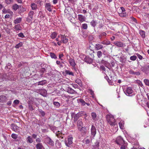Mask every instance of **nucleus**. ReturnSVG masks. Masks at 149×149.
<instances>
[{"label": "nucleus", "mask_w": 149, "mask_h": 149, "mask_svg": "<svg viewBox=\"0 0 149 149\" xmlns=\"http://www.w3.org/2000/svg\"><path fill=\"white\" fill-rule=\"evenodd\" d=\"M106 118L107 121L109 124L112 126L115 125L116 121L113 116L111 115H107Z\"/></svg>", "instance_id": "1"}, {"label": "nucleus", "mask_w": 149, "mask_h": 149, "mask_svg": "<svg viewBox=\"0 0 149 149\" xmlns=\"http://www.w3.org/2000/svg\"><path fill=\"white\" fill-rule=\"evenodd\" d=\"M45 142L47 144L51 146H54V142L50 137L47 136L45 138Z\"/></svg>", "instance_id": "2"}, {"label": "nucleus", "mask_w": 149, "mask_h": 149, "mask_svg": "<svg viewBox=\"0 0 149 149\" xmlns=\"http://www.w3.org/2000/svg\"><path fill=\"white\" fill-rule=\"evenodd\" d=\"M73 138L72 137L69 136L67 138V141H65V145L68 147H71L70 145L73 143L72 140Z\"/></svg>", "instance_id": "3"}, {"label": "nucleus", "mask_w": 149, "mask_h": 149, "mask_svg": "<svg viewBox=\"0 0 149 149\" xmlns=\"http://www.w3.org/2000/svg\"><path fill=\"white\" fill-rule=\"evenodd\" d=\"M78 129L80 132V134L82 136H85L87 133V129L86 127H82L81 128H79Z\"/></svg>", "instance_id": "4"}, {"label": "nucleus", "mask_w": 149, "mask_h": 149, "mask_svg": "<svg viewBox=\"0 0 149 149\" xmlns=\"http://www.w3.org/2000/svg\"><path fill=\"white\" fill-rule=\"evenodd\" d=\"M91 138H93L95 136L96 133V127L93 125H92L91 129Z\"/></svg>", "instance_id": "5"}, {"label": "nucleus", "mask_w": 149, "mask_h": 149, "mask_svg": "<svg viewBox=\"0 0 149 149\" xmlns=\"http://www.w3.org/2000/svg\"><path fill=\"white\" fill-rule=\"evenodd\" d=\"M116 141L118 144L120 145L123 144L124 143V140L120 136H118L116 138Z\"/></svg>", "instance_id": "6"}, {"label": "nucleus", "mask_w": 149, "mask_h": 149, "mask_svg": "<svg viewBox=\"0 0 149 149\" xmlns=\"http://www.w3.org/2000/svg\"><path fill=\"white\" fill-rule=\"evenodd\" d=\"M61 41L63 43H66L68 42V39L65 35H61Z\"/></svg>", "instance_id": "7"}, {"label": "nucleus", "mask_w": 149, "mask_h": 149, "mask_svg": "<svg viewBox=\"0 0 149 149\" xmlns=\"http://www.w3.org/2000/svg\"><path fill=\"white\" fill-rule=\"evenodd\" d=\"M133 91L131 87H128L127 88L125 92L124 93L127 95H129L132 93Z\"/></svg>", "instance_id": "8"}, {"label": "nucleus", "mask_w": 149, "mask_h": 149, "mask_svg": "<svg viewBox=\"0 0 149 149\" xmlns=\"http://www.w3.org/2000/svg\"><path fill=\"white\" fill-rule=\"evenodd\" d=\"M149 69V65H145L144 66L142 67L141 68V70L143 72H146Z\"/></svg>", "instance_id": "9"}, {"label": "nucleus", "mask_w": 149, "mask_h": 149, "mask_svg": "<svg viewBox=\"0 0 149 149\" xmlns=\"http://www.w3.org/2000/svg\"><path fill=\"white\" fill-rule=\"evenodd\" d=\"M95 48L96 50H97L102 49L103 46L100 44L97 43L95 45Z\"/></svg>", "instance_id": "10"}, {"label": "nucleus", "mask_w": 149, "mask_h": 149, "mask_svg": "<svg viewBox=\"0 0 149 149\" xmlns=\"http://www.w3.org/2000/svg\"><path fill=\"white\" fill-rule=\"evenodd\" d=\"M84 61L88 63H91L93 61V59L88 56H86L85 58Z\"/></svg>", "instance_id": "11"}, {"label": "nucleus", "mask_w": 149, "mask_h": 149, "mask_svg": "<svg viewBox=\"0 0 149 149\" xmlns=\"http://www.w3.org/2000/svg\"><path fill=\"white\" fill-rule=\"evenodd\" d=\"M45 7L47 10L49 12L52 11L51 6L49 3H46L45 5Z\"/></svg>", "instance_id": "12"}, {"label": "nucleus", "mask_w": 149, "mask_h": 149, "mask_svg": "<svg viewBox=\"0 0 149 149\" xmlns=\"http://www.w3.org/2000/svg\"><path fill=\"white\" fill-rule=\"evenodd\" d=\"M78 19L81 22H82L85 20V17L84 16L81 15H78Z\"/></svg>", "instance_id": "13"}, {"label": "nucleus", "mask_w": 149, "mask_h": 149, "mask_svg": "<svg viewBox=\"0 0 149 149\" xmlns=\"http://www.w3.org/2000/svg\"><path fill=\"white\" fill-rule=\"evenodd\" d=\"M77 125L78 129L79 128H81L82 127L83 123L81 119H79L78 120L77 122Z\"/></svg>", "instance_id": "14"}, {"label": "nucleus", "mask_w": 149, "mask_h": 149, "mask_svg": "<svg viewBox=\"0 0 149 149\" xmlns=\"http://www.w3.org/2000/svg\"><path fill=\"white\" fill-rule=\"evenodd\" d=\"M11 127L13 130L15 132H16L19 129V127H18L16 125L13 124H11Z\"/></svg>", "instance_id": "15"}, {"label": "nucleus", "mask_w": 149, "mask_h": 149, "mask_svg": "<svg viewBox=\"0 0 149 149\" xmlns=\"http://www.w3.org/2000/svg\"><path fill=\"white\" fill-rule=\"evenodd\" d=\"M7 98L6 97L3 95L0 96V102H3L6 101Z\"/></svg>", "instance_id": "16"}, {"label": "nucleus", "mask_w": 149, "mask_h": 149, "mask_svg": "<svg viewBox=\"0 0 149 149\" xmlns=\"http://www.w3.org/2000/svg\"><path fill=\"white\" fill-rule=\"evenodd\" d=\"M69 62L70 65L72 67H74L75 66L76 64L74 60L72 58H70L69 60Z\"/></svg>", "instance_id": "17"}, {"label": "nucleus", "mask_w": 149, "mask_h": 149, "mask_svg": "<svg viewBox=\"0 0 149 149\" xmlns=\"http://www.w3.org/2000/svg\"><path fill=\"white\" fill-rule=\"evenodd\" d=\"M101 43L104 45H109L110 44V42L109 41L104 40L101 42Z\"/></svg>", "instance_id": "18"}, {"label": "nucleus", "mask_w": 149, "mask_h": 149, "mask_svg": "<svg viewBox=\"0 0 149 149\" xmlns=\"http://www.w3.org/2000/svg\"><path fill=\"white\" fill-rule=\"evenodd\" d=\"M12 8L13 10L16 11L19 8V6L16 4H15L13 5Z\"/></svg>", "instance_id": "19"}, {"label": "nucleus", "mask_w": 149, "mask_h": 149, "mask_svg": "<svg viewBox=\"0 0 149 149\" xmlns=\"http://www.w3.org/2000/svg\"><path fill=\"white\" fill-rule=\"evenodd\" d=\"M32 9L33 10L36 9L37 8V5L34 3H33L31 4Z\"/></svg>", "instance_id": "20"}, {"label": "nucleus", "mask_w": 149, "mask_h": 149, "mask_svg": "<svg viewBox=\"0 0 149 149\" xmlns=\"http://www.w3.org/2000/svg\"><path fill=\"white\" fill-rule=\"evenodd\" d=\"M56 136L58 138L61 137L62 139L63 138L62 133L59 131H58V133L56 134Z\"/></svg>", "instance_id": "21"}, {"label": "nucleus", "mask_w": 149, "mask_h": 149, "mask_svg": "<svg viewBox=\"0 0 149 149\" xmlns=\"http://www.w3.org/2000/svg\"><path fill=\"white\" fill-rule=\"evenodd\" d=\"M43 147V146L41 143H38L36 145L37 149H42Z\"/></svg>", "instance_id": "22"}, {"label": "nucleus", "mask_w": 149, "mask_h": 149, "mask_svg": "<svg viewBox=\"0 0 149 149\" xmlns=\"http://www.w3.org/2000/svg\"><path fill=\"white\" fill-rule=\"evenodd\" d=\"M27 142L31 143L33 142V139L30 136H29L27 137Z\"/></svg>", "instance_id": "23"}, {"label": "nucleus", "mask_w": 149, "mask_h": 149, "mask_svg": "<svg viewBox=\"0 0 149 149\" xmlns=\"http://www.w3.org/2000/svg\"><path fill=\"white\" fill-rule=\"evenodd\" d=\"M115 45L118 47H123V43L119 42H116L115 43Z\"/></svg>", "instance_id": "24"}, {"label": "nucleus", "mask_w": 149, "mask_h": 149, "mask_svg": "<svg viewBox=\"0 0 149 149\" xmlns=\"http://www.w3.org/2000/svg\"><path fill=\"white\" fill-rule=\"evenodd\" d=\"M34 13V12L33 11H30L29 13L28 17H29L30 18L33 19V15Z\"/></svg>", "instance_id": "25"}, {"label": "nucleus", "mask_w": 149, "mask_h": 149, "mask_svg": "<svg viewBox=\"0 0 149 149\" xmlns=\"http://www.w3.org/2000/svg\"><path fill=\"white\" fill-rule=\"evenodd\" d=\"M50 55L52 58L56 59L57 58V57L55 54L53 52H50Z\"/></svg>", "instance_id": "26"}, {"label": "nucleus", "mask_w": 149, "mask_h": 149, "mask_svg": "<svg viewBox=\"0 0 149 149\" xmlns=\"http://www.w3.org/2000/svg\"><path fill=\"white\" fill-rule=\"evenodd\" d=\"M21 21V18H19L16 19L14 21V22L15 24H17L20 22Z\"/></svg>", "instance_id": "27"}, {"label": "nucleus", "mask_w": 149, "mask_h": 149, "mask_svg": "<svg viewBox=\"0 0 149 149\" xmlns=\"http://www.w3.org/2000/svg\"><path fill=\"white\" fill-rule=\"evenodd\" d=\"M96 23V22L94 20H93L91 22V24L93 27H94L95 26Z\"/></svg>", "instance_id": "28"}, {"label": "nucleus", "mask_w": 149, "mask_h": 149, "mask_svg": "<svg viewBox=\"0 0 149 149\" xmlns=\"http://www.w3.org/2000/svg\"><path fill=\"white\" fill-rule=\"evenodd\" d=\"M15 29L16 30H20L21 29V27L19 24L15 26Z\"/></svg>", "instance_id": "29"}, {"label": "nucleus", "mask_w": 149, "mask_h": 149, "mask_svg": "<svg viewBox=\"0 0 149 149\" xmlns=\"http://www.w3.org/2000/svg\"><path fill=\"white\" fill-rule=\"evenodd\" d=\"M79 101L81 103V104L82 106L85 105L86 104V102L83 99H79Z\"/></svg>", "instance_id": "30"}, {"label": "nucleus", "mask_w": 149, "mask_h": 149, "mask_svg": "<svg viewBox=\"0 0 149 149\" xmlns=\"http://www.w3.org/2000/svg\"><path fill=\"white\" fill-rule=\"evenodd\" d=\"M91 115L92 117V119L93 120H95L97 116L96 113L94 112H92L91 113Z\"/></svg>", "instance_id": "31"}, {"label": "nucleus", "mask_w": 149, "mask_h": 149, "mask_svg": "<svg viewBox=\"0 0 149 149\" xmlns=\"http://www.w3.org/2000/svg\"><path fill=\"white\" fill-rule=\"evenodd\" d=\"M79 118V114H76L74 118V122L76 121Z\"/></svg>", "instance_id": "32"}, {"label": "nucleus", "mask_w": 149, "mask_h": 149, "mask_svg": "<svg viewBox=\"0 0 149 149\" xmlns=\"http://www.w3.org/2000/svg\"><path fill=\"white\" fill-rule=\"evenodd\" d=\"M53 104L57 108H58L60 106V104L58 102H53Z\"/></svg>", "instance_id": "33"}, {"label": "nucleus", "mask_w": 149, "mask_h": 149, "mask_svg": "<svg viewBox=\"0 0 149 149\" xmlns=\"http://www.w3.org/2000/svg\"><path fill=\"white\" fill-rule=\"evenodd\" d=\"M140 34L141 36L143 38H144L145 37V32L143 31H140Z\"/></svg>", "instance_id": "34"}, {"label": "nucleus", "mask_w": 149, "mask_h": 149, "mask_svg": "<svg viewBox=\"0 0 149 149\" xmlns=\"http://www.w3.org/2000/svg\"><path fill=\"white\" fill-rule=\"evenodd\" d=\"M120 16L122 17H125L126 16L127 14L125 13H119Z\"/></svg>", "instance_id": "35"}, {"label": "nucleus", "mask_w": 149, "mask_h": 149, "mask_svg": "<svg viewBox=\"0 0 149 149\" xmlns=\"http://www.w3.org/2000/svg\"><path fill=\"white\" fill-rule=\"evenodd\" d=\"M97 55L98 56V57L99 58H100L101 57L102 55V52L100 51H98L97 52Z\"/></svg>", "instance_id": "36"}, {"label": "nucleus", "mask_w": 149, "mask_h": 149, "mask_svg": "<svg viewBox=\"0 0 149 149\" xmlns=\"http://www.w3.org/2000/svg\"><path fill=\"white\" fill-rule=\"evenodd\" d=\"M57 35V34L55 32H54L51 35V37L52 38L54 39L56 37Z\"/></svg>", "instance_id": "37"}, {"label": "nucleus", "mask_w": 149, "mask_h": 149, "mask_svg": "<svg viewBox=\"0 0 149 149\" xmlns=\"http://www.w3.org/2000/svg\"><path fill=\"white\" fill-rule=\"evenodd\" d=\"M68 93H70L72 94L74 93V90L72 89V88H69L68 89Z\"/></svg>", "instance_id": "38"}, {"label": "nucleus", "mask_w": 149, "mask_h": 149, "mask_svg": "<svg viewBox=\"0 0 149 149\" xmlns=\"http://www.w3.org/2000/svg\"><path fill=\"white\" fill-rule=\"evenodd\" d=\"M38 83V85H43L45 84V80H44L39 81Z\"/></svg>", "instance_id": "39"}, {"label": "nucleus", "mask_w": 149, "mask_h": 149, "mask_svg": "<svg viewBox=\"0 0 149 149\" xmlns=\"http://www.w3.org/2000/svg\"><path fill=\"white\" fill-rule=\"evenodd\" d=\"M32 20V18H30L29 17H28L26 18V21L29 23L31 22Z\"/></svg>", "instance_id": "40"}, {"label": "nucleus", "mask_w": 149, "mask_h": 149, "mask_svg": "<svg viewBox=\"0 0 149 149\" xmlns=\"http://www.w3.org/2000/svg\"><path fill=\"white\" fill-rule=\"evenodd\" d=\"M65 72L66 74H68L72 76H74V74L73 73L71 72H70L68 70H66Z\"/></svg>", "instance_id": "41"}, {"label": "nucleus", "mask_w": 149, "mask_h": 149, "mask_svg": "<svg viewBox=\"0 0 149 149\" xmlns=\"http://www.w3.org/2000/svg\"><path fill=\"white\" fill-rule=\"evenodd\" d=\"M144 81L146 85L149 86V80L147 79H145Z\"/></svg>", "instance_id": "42"}, {"label": "nucleus", "mask_w": 149, "mask_h": 149, "mask_svg": "<svg viewBox=\"0 0 149 149\" xmlns=\"http://www.w3.org/2000/svg\"><path fill=\"white\" fill-rule=\"evenodd\" d=\"M137 58L136 56L134 55L133 56H131L130 57V59L132 61H135L136 60Z\"/></svg>", "instance_id": "43"}, {"label": "nucleus", "mask_w": 149, "mask_h": 149, "mask_svg": "<svg viewBox=\"0 0 149 149\" xmlns=\"http://www.w3.org/2000/svg\"><path fill=\"white\" fill-rule=\"evenodd\" d=\"M12 137L14 139H16L17 138V135L15 134H13L11 135Z\"/></svg>", "instance_id": "44"}, {"label": "nucleus", "mask_w": 149, "mask_h": 149, "mask_svg": "<svg viewBox=\"0 0 149 149\" xmlns=\"http://www.w3.org/2000/svg\"><path fill=\"white\" fill-rule=\"evenodd\" d=\"M22 42H20L18 43L17 45L15 46V47L16 48H18L22 46Z\"/></svg>", "instance_id": "45"}, {"label": "nucleus", "mask_w": 149, "mask_h": 149, "mask_svg": "<svg viewBox=\"0 0 149 149\" xmlns=\"http://www.w3.org/2000/svg\"><path fill=\"white\" fill-rule=\"evenodd\" d=\"M6 3L8 4H10L11 3L13 2V0H5Z\"/></svg>", "instance_id": "46"}, {"label": "nucleus", "mask_w": 149, "mask_h": 149, "mask_svg": "<svg viewBox=\"0 0 149 149\" xmlns=\"http://www.w3.org/2000/svg\"><path fill=\"white\" fill-rule=\"evenodd\" d=\"M82 28L84 29H86L87 28V25L86 24H82Z\"/></svg>", "instance_id": "47"}, {"label": "nucleus", "mask_w": 149, "mask_h": 149, "mask_svg": "<svg viewBox=\"0 0 149 149\" xmlns=\"http://www.w3.org/2000/svg\"><path fill=\"white\" fill-rule=\"evenodd\" d=\"M130 19L132 20V21H134V22L137 23V20L136 19L133 17H131L130 18Z\"/></svg>", "instance_id": "48"}, {"label": "nucleus", "mask_w": 149, "mask_h": 149, "mask_svg": "<svg viewBox=\"0 0 149 149\" xmlns=\"http://www.w3.org/2000/svg\"><path fill=\"white\" fill-rule=\"evenodd\" d=\"M18 36L19 37L21 38H23L24 37V36L23 33H20L18 34Z\"/></svg>", "instance_id": "49"}, {"label": "nucleus", "mask_w": 149, "mask_h": 149, "mask_svg": "<svg viewBox=\"0 0 149 149\" xmlns=\"http://www.w3.org/2000/svg\"><path fill=\"white\" fill-rule=\"evenodd\" d=\"M40 114L42 116H44L45 115V113L44 111L41 110L40 111Z\"/></svg>", "instance_id": "50"}, {"label": "nucleus", "mask_w": 149, "mask_h": 149, "mask_svg": "<svg viewBox=\"0 0 149 149\" xmlns=\"http://www.w3.org/2000/svg\"><path fill=\"white\" fill-rule=\"evenodd\" d=\"M100 68L101 69H102V70L105 71L106 70V69L105 67H104V65H101L100 67Z\"/></svg>", "instance_id": "51"}, {"label": "nucleus", "mask_w": 149, "mask_h": 149, "mask_svg": "<svg viewBox=\"0 0 149 149\" xmlns=\"http://www.w3.org/2000/svg\"><path fill=\"white\" fill-rule=\"evenodd\" d=\"M20 10L22 12H24L26 10V9L24 8H21V6H20Z\"/></svg>", "instance_id": "52"}, {"label": "nucleus", "mask_w": 149, "mask_h": 149, "mask_svg": "<svg viewBox=\"0 0 149 149\" xmlns=\"http://www.w3.org/2000/svg\"><path fill=\"white\" fill-rule=\"evenodd\" d=\"M129 73L130 74L135 75V72L132 70H130L129 71Z\"/></svg>", "instance_id": "53"}, {"label": "nucleus", "mask_w": 149, "mask_h": 149, "mask_svg": "<svg viewBox=\"0 0 149 149\" xmlns=\"http://www.w3.org/2000/svg\"><path fill=\"white\" fill-rule=\"evenodd\" d=\"M19 102V101L17 100H15L14 101V103L16 104H18Z\"/></svg>", "instance_id": "54"}, {"label": "nucleus", "mask_w": 149, "mask_h": 149, "mask_svg": "<svg viewBox=\"0 0 149 149\" xmlns=\"http://www.w3.org/2000/svg\"><path fill=\"white\" fill-rule=\"evenodd\" d=\"M136 55H137V56H138V58L140 59H142L143 58V57L142 56H141V55H140L139 54H136Z\"/></svg>", "instance_id": "55"}, {"label": "nucleus", "mask_w": 149, "mask_h": 149, "mask_svg": "<svg viewBox=\"0 0 149 149\" xmlns=\"http://www.w3.org/2000/svg\"><path fill=\"white\" fill-rule=\"evenodd\" d=\"M120 127L121 129H123L124 127L122 123H119Z\"/></svg>", "instance_id": "56"}, {"label": "nucleus", "mask_w": 149, "mask_h": 149, "mask_svg": "<svg viewBox=\"0 0 149 149\" xmlns=\"http://www.w3.org/2000/svg\"><path fill=\"white\" fill-rule=\"evenodd\" d=\"M36 141L37 142H40L41 141V140L40 138H38L36 139Z\"/></svg>", "instance_id": "57"}, {"label": "nucleus", "mask_w": 149, "mask_h": 149, "mask_svg": "<svg viewBox=\"0 0 149 149\" xmlns=\"http://www.w3.org/2000/svg\"><path fill=\"white\" fill-rule=\"evenodd\" d=\"M90 140L88 139H86L85 141V143H86V144H88L90 143Z\"/></svg>", "instance_id": "58"}, {"label": "nucleus", "mask_w": 149, "mask_h": 149, "mask_svg": "<svg viewBox=\"0 0 149 149\" xmlns=\"http://www.w3.org/2000/svg\"><path fill=\"white\" fill-rule=\"evenodd\" d=\"M140 72L139 71L136 72H135V75H140Z\"/></svg>", "instance_id": "59"}, {"label": "nucleus", "mask_w": 149, "mask_h": 149, "mask_svg": "<svg viewBox=\"0 0 149 149\" xmlns=\"http://www.w3.org/2000/svg\"><path fill=\"white\" fill-rule=\"evenodd\" d=\"M107 34L104 32H103L101 33V36H106Z\"/></svg>", "instance_id": "60"}, {"label": "nucleus", "mask_w": 149, "mask_h": 149, "mask_svg": "<svg viewBox=\"0 0 149 149\" xmlns=\"http://www.w3.org/2000/svg\"><path fill=\"white\" fill-rule=\"evenodd\" d=\"M136 3H138L142 1V0H134Z\"/></svg>", "instance_id": "61"}, {"label": "nucleus", "mask_w": 149, "mask_h": 149, "mask_svg": "<svg viewBox=\"0 0 149 149\" xmlns=\"http://www.w3.org/2000/svg\"><path fill=\"white\" fill-rule=\"evenodd\" d=\"M45 70V69L44 68H42L41 69V70L40 71L41 72L43 73L44 72Z\"/></svg>", "instance_id": "62"}, {"label": "nucleus", "mask_w": 149, "mask_h": 149, "mask_svg": "<svg viewBox=\"0 0 149 149\" xmlns=\"http://www.w3.org/2000/svg\"><path fill=\"white\" fill-rule=\"evenodd\" d=\"M120 8L122 10V13L124 12H125V10L123 7H121Z\"/></svg>", "instance_id": "63"}, {"label": "nucleus", "mask_w": 149, "mask_h": 149, "mask_svg": "<svg viewBox=\"0 0 149 149\" xmlns=\"http://www.w3.org/2000/svg\"><path fill=\"white\" fill-rule=\"evenodd\" d=\"M37 135L35 134H33L32 135V136L33 138L34 139H35L37 137Z\"/></svg>", "instance_id": "64"}]
</instances>
